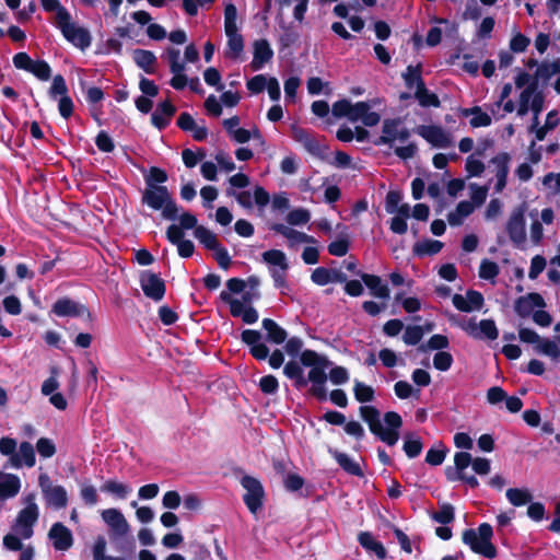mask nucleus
I'll list each match as a JSON object with an SVG mask.
<instances>
[{
  "label": "nucleus",
  "mask_w": 560,
  "mask_h": 560,
  "mask_svg": "<svg viewBox=\"0 0 560 560\" xmlns=\"http://www.w3.org/2000/svg\"><path fill=\"white\" fill-rule=\"evenodd\" d=\"M546 302L541 294L537 292H530L526 295L518 296L514 302V312L521 318H527L535 312L534 308H544Z\"/></svg>",
  "instance_id": "dca6fc26"
},
{
  "label": "nucleus",
  "mask_w": 560,
  "mask_h": 560,
  "mask_svg": "<svg viewBox=\"0 0 560 560\" xmlns=\"http://www.w3.org/2000/svg\"><path fill=\"white\" fill-rule=\"evenodd\" d=\"M39 486L48 505H51L57 510L67 506L68 494L65 487L60 485L52 486L46 475L39 476Z\"/></svg>",
  "instance_id": "9b49d317"
},
{
  "label": "nucleus",
  "mask_w": 560,
  "mask_h": 560,
  "mask_svg": "<svg viewBox=\"0 0 560 560\" xmlns=\"http://www.w3.org/2000/svg\"><path fill=\"white\" fill-rule=\"evenodd\" d=\"M360 278L362 282L370 290L371 295L381 300H388L390 296V290L388 284L383 282L382 278L376 275L361 273Z\"/></svg>",
  "instance_id": "412c9836"
},
{
  "label": "nucleus",
  "mask_w": 560,
  "mask_h": 560,
  "mask_svg": "<svg viewBox=\"0 0 560 560\" xmlns=\"http://www.w3.org/2000/svg\"><path fill=\"white\" fill-rule=\"evenodd\" d=\"M106 545H107L106 539L103 536H98L95 539V542L93 546V559L94 560H125L119 557L106 556L105 555Z\"/></svg>",
  "instance_id": "e2e57ef3"
},
{
  "label": "nucleus",
  "mask_w": 560,
  "mask_h": 560,
  "mask_svg": "<svg viewBox=\"0 0 560 560\" xmlns=\"http://www.w3.org/2000/svg\"><path fill=\"white\" fill-rule=\"evenodd\" d=\"M220 299L223 302L229 303L230 313L233 317H242V315L246 308L245 304L242 301L232 298L231 293L226 292V291H222L220 293Z\"/></svg>",
  "instance_id": "6e6d98bb"
},
{
  "label": "nucleus",
  "mask_w": 560,
  "mask_h": 560,
  "mask_svg": "<svg viewBox=\"0 0 560 560\" xmlns=\"http://www.w3.org/2000/svg\"><path fill=\"white\" fill-rule=\"evenodd\" d=\"M383 419L386 428L382 425L374 435L388 446H394L400 436L399 430L402 427V418L396 411H387L384 413Z\"/></svg>",
  "instance_id": "9d476101"
},
{
  "label": "nucleus",
  "mask_w": 560,
  "mask_h": 560,
  "mask_svg": "<svg viewBox=\"0 0 560 560\" xmlns=\"http://www.w3.org/2000/svg\"><path fill=\"white\" fill-rule=\"evenodd\" d=\"M21 489V480L14 474L0 471V501L14 498Z\"/></svg>",
  "instance_id": "a878e982"
},
{
  "label": "nucleus",
  "mask_w": 560,
  "mask_h": 560,
  "mask_svg": "<svg viewBox=\"0 0 560 560\" xmlns=\"http://www.w3.org/2000/svg\"><path fill=\"white\" fill-rule=\"evenodd\" d=\"M422 66L421 63H418L417 66L409 65L407 67L406 72L402 74L405 85L407 89H419L420 83L424 82L422 79Z\"/></svg>",
  "instance_id": "37998d69"
},
{
  "label": "nucleus",
  "mask_w": 560,
  "mask_h": 560,
  "mask_svg": "<svg viewBox=\"0 0 560 560\" xmlns=\"http://www.w3.org/2000/svg\"><path fill=\"white\" fill-rule=\"evenodd\" d=\"M353 393L354 398L361 404L372 401L375 396L373 387L359 381L354 382Z\"/></svg>",
  "instance_id": "3c124183"
},
{
  "label": "nucleus",
  "mask_w": 560,
  "mask_h": 560,
  "mask_svg": "<svg viewBox=\"0 0 560 560\" xmlns=\"http://www.w3.org/2000/svg\"><path fill=\"white\" fill-rule=\"evenodd\" d=\"M250 67L254 71L260 70L265 63L273 57V50L267 39H258L254 43V52Z\"/></svg>",
  "instance_id": "4be33fe9"
},
{
  "label": "nucleus",
  "mask_w": 560,
  "mask_h": 560,
  "mask_svg": "<svg viewBox=\"0 0 560 560\" xmlns=\"http://www.w3.org/2000/svg\"><path fill=\"white\" fill-rule=\"evenodd\" d=\"M40 81H48L51 78V68L46 60H34L31 72Z\"/></svg>",
  "instance_id": "13d9d810"
},
{
  "label": "nucleus",
  "mask_w": 560,
  "mask_h": 560,
  "mask_svg": "<svg viewBox=\"0 0 560 560\" xmlns=\"http://www.w3.org/2000/svg\"><path fill=\"white\" fill-rule=\"evenodd\" d=\"M506 499L513 506H523L532 502L533 495L526 488H509L505 492Z\"/></svg>",
  "instance_id": "4c0bfd02"
},
{
  "label": "nucleus",
  "mask_w": 560,
  "mask_h": 560,
  "mask_svg": "<svg viewBox=\"0 0 560 560\" xmlns=\"http://www.w3.org/2000/svg\"><path fill=\"white\" fill-rule=\"evenodd\" d=\"M469 334L474 338H487L489 340H495L499 336L498 328L493 319H481L477 325L475 322L468 324Z\"/></svg>",
  "instance_id": "393cba45"
},
{
  "label": "nucleus",
  "mask_w": 560,
  "mask_h": 560,
  "mask_svg": "<svg viewBox=\"0 0 560 560\" xmlns=\"http://www.w3.org/2000/svg\"><path fill=\"white\" fill-rule=\"evenodd\" d=\"M25 506L18 513L11 529L23 539H30L34 535V526L39 517V509L34 492L23 498Z\"/></svg>",
  "instance_id": "20e7f679"
},
{
  "label": "nucleus",
  "mask_w": 560,
  "mask_h": 560,
  "mask_svg": "<svg viewBox=\"0 0 560 560\" xmlns=\"http://www.w3.org/2000/svg\"><path fill=\"white\" fill-rule=\"evenodd\" d=\"M241 485L246 490V493L243 495V501L249 512L255 514L264 504V487L257 478L248 475L242 477Z\"/></svg>",
  "instance_id": "0eeeda50"
},
{
  "label": "nucleus",
  "mask_w": 560,
  "mask_h": 560,
  "mask_svg": "<svg viewBox=\"0 0 560 560\" xmlns=\"http://www.w3.org/2000/svg\"><path fill=\"white\" fill-rule=\"evenodd\" d=\"M511 155L508 152H500L490 160V164L494 166L495 172V192H501L508 183V175L510 172Z\"/></svg>",
  "instance_id": "a211bd4d"
},
{
  "label": "nucleus",
  "mask_w": 560,
  "mask_h": 560,
  "mask_svg": "<svg viewBox=\"0 0 560 560\" xmlns=\"http://www.w3.org/2000/svg\"><path fill=\"white\" fill-rule=\"evenodd\" d=\"M167 173L158 166H151L149 170V174L144 176L145 187H149V184L153 186H163L167 180Z\"/></svg>",
  "instance_id": "4d7b16f0"
},
{
  "label": "nucleus",
  "mask_w": 560,
  "mask_h": 560,
  "mask_svg": "<svg viewBox=\"0 0 560 560\" xmlns=\"http://www.w3.org/2000/svg\"><path fill=\"white\" fill-rule=\"evenodd\" d=\"M401 125L400 118H387L383 121L382 136L374 141L375 145L388 144L393 145L397 139L398 127Z\"/></svg>",
  "instance_id": "c756f323"
},
{
  "label": "nucleus",
  "mask_w": 560,
  "mask_h": 560,
  "mask_svg": "<svg viewBox=\"0 0 560 560\" xmlns=\"http://www.w3.org/2000/svg\"><path fill=\"white\" fill-rule=\"evenodd\" d=\"M415 97L422 107H439L441 105L439 96L430 92L424 82H421L419 89L415 91Z\"/></svg>",
  "instance_id": "ea45409f"
},
{
  "label": "nucleus",
  "mask_w": 560,
  "mask_h": 560,
  "mask_svg": "<svg viewBox=\"0 0 560 560\" xmlns=\"http://www.w3.org/2000/svg\"><path fill=\"white\" fill-rule=\"evenodd\" d=\"M16 441L15 439L5 436L0 439V453L5 456H10L9 463L15 468L22 467V459L20 454H16Z\"/></svg>",
  "instance_id": "f704fd0d"
},
{
  "label": "nucleus",
  "mask_w": 560,
  "mask_h": 560,
  "mask_svg": "<svg viewBox=\"0 0 560 560\" xmlns=\"http://www.w3.org/2000/svg\"><path fill=\"white\" fill-rule=\"evenodd\" d=\"M524 213V207L520 206L512 211L506 222V233L515 246H520L526 241Z\"/></svg>",
  "instance_id": "f8f14e48"
},
{
  "label": "nucleus",
  "mask_w": 560,
  "mask_h": 560,
  "mask_svg": "<svg viewBox=\"0 0 560 560\" xmlns=\"http://www.w3.org/2000/svg\"><path fill=\"white\" fill-rule=\"evenodd\" d=\"M362 420L369 425L372 434H374L381 427V412L374 406H361L359 408Z\"/></svg>",
  "instance_id": "72a5a7b5"
},
{
  "label": "nucleus",
  "mask_w": 560,
  "mask_h": 560,
  "mask_svg": "<svg viewBox=\"0 0 560 560\" xmlns=\"http://www.w3.org/2000/svg\"><path fill=\"white\" fill-rule=\"evenodd\" d=\"M450 347V340L447 336L435 334L429 338L427 343H422L419 346V350L425 352L428 350H439L442 351Z\"/></svg>",
  "instance_id": "49530a36"
},
{
  "label": "nucleus",
  "mask_w": 560,
  "mask_h": 560,
  "mask_svg": "<svg viewBox=\"0 0 560 560\" xmlns=\"http://www.w3.org/2000/svg\"><path fill=\"white\" fill-rule=\"evenodd\" d=\"M170 63V70L173 74L184 73L185 62L180 61V51L174 47H167L164 51Z\"/></svg>",
  "instance_id": "a18cd8bd"
},
{
  "label": "nucleus",
  "mask_w": 560,
  "mask_h": 560,
  "mask_svg": "<svg viewBox=\"0 0 560 560\" xmlns=\"http://www.w3.org/2000/svg\"><path fill=\"white\" fill-rule=\"evenodd\" d=\"M95 144L100 151L105 153H110L115 149L113 139L104 130H101L95 137Z\"/></svg>",
  "instance_id": "774afa93"
},
{
  "label": "nucleus",
  "mask_w": 560,
  "mask_h": 560,
  "mask_svg": "<svg viewBox=\"0 0 560 560\" xmlns=\"http://www.w3.org/2000/svg\"><path fill=\"white\" fill-rule=\"evenodd\" d=\"M132 59L135 63L148 74L155 73L156 56L153 51L137 48L132 51Z\"/></svg>",
  "instance_id": "c85d7f7f"
},
{
  "label": "nucleus",
  "mask_w": 560,
  "mask_h": 560,
  "mask_svg": "<svg viewBox=\"0 0 560 560\" xmlns=\"http://www.w3.org/2000/svg\"><path fill=\"white\" fill-rule=\"evenodd\" d=\"M261 258L264 262L272 266L269 272L275 287L277 289L287 288V271L289 269V262L285 254L280 249H269L261 254Z\"/></svg>",
  "instance_id": "39448f33"
},
{
  "label": "nucleus",
  "mask_w": 560,
  "mask_h": 560,
  "mask_svg": "<svg viewBox=\"0 0 560 560\" xmlns=\"http://www.w3.org/2000/svg\"><path fill=\"white\" fill-rule=\"evenodd\" d=\"M448 452V448L442 443H439L438 447H431L425 455V463L431 466H439L441 465Z\"/></svg>",
  "instance_id": "09e8293b"
},
{
  "label": "nucleus",
  "mask_w": 560,
  "mask_h": 560,
  "mask_svg": "<svg viewBox=\"0 0 560 560\" xmlns=\"http://www.w3.org/2000/svg\"><path fill=\"white\" fill-rule=\"evenodd\" d=\"M236 20L237 9L233 2H228L224 8V31L229 33L238 31Z\"/></svg>",
  "instance_id": "864d4df0"
},
{
  "label": "nucleus",
  "mask_w": 560,
  "mask_h": 560,
  "mask_svg": "<svg viewBox=\"0 0 560 560\" xmlns=\"http://www.w3.org/2000/svg\"><path fill=\"white\" fill-rule=\"evenodd\" d=\"M291 133L294 141L303 145V148L315 156H322L325 149L318 140L314 137L313 132L308 129L293 125Z\"/></svg>",
  "instance_id": "f3484780"
},
{
  "label": "nucleus",
  "mask_w": 560,
  "mask_h": 560,
  "mask_svg": "<svg viewBox=\"0 0 560 560\" xmlns=\"http://www.w3.org/2000/svg\"><path fill=\"white\" fill-rule=\"evenodd\" d=\"M453 362V355L447 351H438L433 357V366L441 372L448 371Z\"/></svg>",
  "instance_id": "680f3d73"
},
{
  "label": "nucleus",
  "mask_w": 560,
  "mask_h": 560,
  "mask_svg": "<svg viewBox=\"0 0 560 560\" xmlns=\"http://www.w3.org/2000/svg\"><path fill=\"white\" fill-rule=\"evenodd\" d=\"M46 12H55V25L63 33V31L71 27L74 23L72 22L71 14L61 4V2H40Z\"/></svg>",
  "instance_id": "5701e85b"
},
{
  "label": "nucleus",
  "mask_w": 560,
  "mask_h": 560,
  "mask_svg": "<svg viewBox=\"0 0 560 560\" xmlns=\"http://www.w3.org/2000/svg\"><path fill=\"white\" fill-rule=\"evenodd\" d=\"M470 188V198L471 203L475 205V207H480L485 203L487 196H488V187L487 186H479L476 183H472L469 185Z\"/></svg>",
  "instance_id": "0e129e2a"
},
{
  "label": "nucleus",
  "mask_w": 560,
  "mask_h": 560,
  "mask_svg": "<svg viewBox=\"0 0 560 560\" xmlns=\"http://www.w3.org/2000/svg\"><path fill=\"white\" fill-rule=\"evenodd\" d=\"M443 248V243L438 240H424L422 242H417L413 247L412 252L413 255L418 257H424V256H433L441 252Z\"/></svg>",
  "instance_id": "e433bc0d"
},
{
  "label": "nucleus",
  "mask_w": 560,
  "mask_h": 560,
  "mask_svg": "<svg viewBox=\"0 0 560 560\" xmlns=\"http://www.w3.org/2000/svg\"><path fill=\"white\" fill-rule=\"evenodd\" d=\"M500 273V268L497 262L487 258L482 259L479 266V277L483 280H493Z\"/></svg>",
  "instance_id": "5fc2aeb1"
},
{
  "label": "nucleus",
  "mask_w": 560,
  "mask_h": 560,
  "mask_svg": "<svg viewBox=\"0 0 560 560\" xmlns=\"http://www.w3.org/2000/svg\"><path fill=\"white\" fill-rule=\"evenodd\" d=\"M330 364L326 357L316 351L306 349L300 354V363L290 360L284 364L283 374L294 382V387L301 389L312 383L310 393L320 401L327 399L325 384L327 374L325 369Z\"/></svg>",
  "instance_id": "f257e3e1"
},
{
  "label": "nucleus",
  "mask_w": 560,
  "mask_h": 560,
  "mask_svg": "<svg viewBox=\"0 0 560 560\" xmlns=\"http://www.w3.org/2000/svg\"><path fill=\"white\" fill-rule=\"evenodd\" d=\"M311 219V213L307 209L304 208H298L291 210L287 215V222L290 225H304L306 224Z\"/></svg>",
  "instance_id": "bf43d9fd"
},
{
  "label": "nucleus",
  "mask_w": 560,
  "mask_h": 560,
  "mask_svg": "<svg viewBox=\"0 0 560 560\" xmlns=\"http://www.w3.org/2000/svg\"><path fill=\"white\" fill-rule=\"evenodd\" d=\"M261 334L255 329H245L241 334L243 343L249 347V353L258 361H264L269 357V348L261 342Z\"/></svg>",
  "instance_id": "2eb2a0df"
},
{
  "label": "nucleus",
  "mask_w": 560,
  "mask_h": 560,
  "mask_svg": "<svg viewBox=\"0 0 560 560\" xmlns=\"http://www.w3.org/2000/svg\"><path fill=\"white\" fill-rule=\"evenodd\" d=\"M493 528L489 523H481L477 528H466L462 533V541L469 549L487 559H494L498 555L492 542Z\"/></svg>",
  "instance_id": "7ed1b4c3"
},
{
  "label": "nucleus",
  "mask_w": 560,
  "mask_h": 560,
  "mask_svg": "<svg viewBox=\"0 0 560 560\" xmlns=\"http://www.w3.org/2000/svg\"><path fill=\"white\" fill-rule=\"evenodd\" d=\"M63 37L70 42L75 47L81 50L86 49L91 45V35L90 32L81 26L73 24L68 30L63 31Z\"/></svg>",
  "instance_id": "bb28decb"
},
{
  "label": "nucleus",
  "mask_w": 560,
  "mask_h": 560,
  "mask_svg": "<svg viewBox=\"0 0 560 560\" xmlns=\"http://www.w3.org/2000/svg\"><path fill=\"white\" fill-rule=\"evenodd\" d=\"M228 37V49L225 51V57L229 59H237L244 50V39L243 36L236 32H225Z\"/></svg>",
  "instance_id": "c9c22d12"
},
{
  "label": "nucleus",
  "mask_w": 560,
  "mask_h": 560,
  "mask_svg": "<svg viewBox=\"0 0 560 560\" xmlns=\"http://www.w3.org/2000/svg\"><path fill=\"white\" fill-rule=\"evenodd\" d=\"M328 453L336 459L338 465L349 475L355 477H363V470L360 465L352 460L348 454L339 452L338 450H334L331 447L328 448Z\"/></svg>",
  "instance_id": "7c9ffc66"
},
{
  "label": "nucleus",
  "mask_w": 560,
  "mask_h": 560,
  "mask_svg": "<svg viewBox=\"0 0 560 560\" xmlns=\"http://www.w3.org/2000/svg\"><path fill=\"white\" fill-rule=\"evenodd\" d=\"M51 313L58 317H82L90 324L93 320L92 313L84 304L78 303L67 296L58 299L54 303Z\"/></svg>",
  "instance_id": "6e6552de"
},
{
  "label": "nucleus",
  "mask_w": 560,
  "mask_h": 560,
  "mask_svg": "<svg viewBox=\"0 0 560 560\" xmlns=\"http://www.w3.org/2000/svg\"><path fill=\"white\" fill-rule=\"evenodd\" d=\"M8 7L15 13V18L19 22H25L30 20L32 14L36 10V2H28L27 7L21 9L22 2H5Z\"/></svg>",
  "instance_id": "8fccbe9b"
},
{
  "label": "nucleus",
  "mask_w": 560,
  "mask_h": 560,
  "mask_svg": "<svg viewBox=\"0 0 560 560\" xmlns=\"http://www.w3.org/2000/svg\"><path fill=\"white\" fill-rule=\"evenodd\" d=\"M349 247L350 241L348 234H340L336 241L329 243L327 250L332 256L342 257L347 255Z\"/></svg>",
  "instance_id": "c03bdc74"
},
{
  "label": "nucleus",
  "mask_w": 560,
  "mask_h": 560,
  "mask_svg": "<svg viewBox=\"0 0 560 560\" xmlns=\"http://www.w3.org/2000/svg\"><path fill=\"white\" fill-rule=\"evenodd\" d=\"M16 454H20V457L22 459V466L25 465L26 467L31 468L35 465V451L30 442H22Z\"/></svg>",
  "instance_id": "052dcab7"
},
{
  "label": "nucleus",
  "mask_w": 560,
  "mask_h": 560,
  "mask_svg": "<svg viewBox=\"0 0 560 560\" xmlns=\"http://www.w3.org/2000/svg\"><path fill=\"white\" fill-rule=\"evenodd\" d=\"M270 229L278 233V234H281L282 236H284L285 238H288L290 242H291V246L294 244V243H316V240L306 234V233H303V232H300V231H296L290 226H287L282 223H273Z\"/></svg>",
  "instance_id": "cd10ccee"
},
{
  "label": "nucleus",
  "mask_w": 560,
  "mask_h": 560,
  "mask_svg": "<svg viewBox=\"0 0 560 560\" xmlns=\"http://www.w3.org/2000/svg\"><path fill=\"white\" fill-rule=\"evenodd\" d=\"M417 133L434 148H448L453 144L451 135L440 126L422 125L417 128Z\"/></svg>",
  "instance_id": "4468645a"
},
{
  "label": "nucleus",
  "mask_w": 560,
  "mask_h": 560,
  "mask_svg": "<svg viewBox=\"0 0 560 560\" xmlns=\"http://www.w3.org/2000/svg\"><path fill=\"white\" fill-rule=\"evenodd\" d=\"M424 329L419 325H409L405 328L402 341L407 346H417L423 338Z\"/></svg>",
  "instance_id": "de8ad7c7"
},
{
  "label": "nucleus",
  "mask_w": 560,
  "mask_h": 560,
  "mask_svg": "<svg viewBox=\"0 0 560 560\" xmlns=\"http://www.w3.org/2000/svg\"><path fill=\"white\" fill-rule=\"evenodd\" d=\"M261 325L262 328L266 330L267 341L275 345H281L285 341L288 332L284 328L278 325L277 322H275L271 318H264Z\"/></svg>",
  "instance_id": "2f4dec72"
},
{
  "label": "nucleus",
  "mask_w": 560,
  "mask_h": 560,
  "mask_svg": "<svg viewBox=\"0 0 560 560\" xmlns=\"http://www.w3.org/2000/svg\"><path fill=\"white\" fill-rule=\"evenodd\" d=\"M194 236L208 250H215L222 246L218 240V236L203 225H199L194 231Z\"/></svg>",
  "instance_id": "473e14b6"
},
{
  "label": "nucleus",
  "mask_w": 560,
  "mask_h": 560,
  "mask_svg": "<svg viewBox=\"0 0 560 560\" xmlns=\"http://www.w3.org/2000/svg\"><path fill=\"white\" fill-rule=\"evenodd\" d=\"M102 520L109 527L110 540H116V537H124L129 532V524L124 514L117 509L103 510L101 513Z\"/></svg>",
  "instance_id": "ddd939ff"
},
{
  "label": "nucleus",
  "mask_w": 560,
  "mask_h": 560,
  "mask_svg": "<svg viewBox=\"0 0 560 560\" xmlns=\"http://www.w3.org/2000/svg\"><path fill=\"white\" fill-rule=\"evenodd\" d=\"M48 538L51 540L56 550L66 551L73 545V535L71 530L62 523H54L48 532Z\"/></svg>",
  "instance_id": "6ab92c4d"
},
{
  "label": "nucleus",
  "mask_w": 560,
  "mask_h": 560,
  "mask_svg": "<svg viewBox=\"0 0 560 560\" xmlns=\"http://www.w3.org/2000/svg\"><path fill=\"white\" fill-rule=\"evenodd\" d=\"M141 202L151 210L161 211V217L167 221H176L180 207L173 198L166 186H153L149 184L141 194Z\"/></svg>",
  "instance_id": "f03ea898"
},
{
  "label": "nucleus",
  "mask_w": 560,
  "mask_h": 560,
  "mask_svg": "<svg viewBox=\"0 0 560 560\" xmlns=\"http://www.w3.org/2000/svg\"><path fill=\"white\" fill-rule=\"evenodd\" d=\"M518 338L522 342L536 345L535 351L537 353L547 355L553 361L560 359V348L556 341L541 338L535 330L522 327L518 329Z\"/></svg>",
  "instance_id": "423d86ee"
},
{
  "label": "nucleus",
  "mask_w": 560,
  "mask_h": 560,
  "mask_svg": "<svg viewBox=\"0 0 560 560\" xmlns=\"http://www.w3.org/2000/svg\"><path fill=\"white\" fill-rule=\"evenodd\" d=\"M69 89L65 78L61 74H56L52 78V83L48 90V95L51 100H57L58 96L69 95Z\"/></svg>",
  "instance_id": "603ef678"
},
{
  "label": "nucleus",
  "mask_w": 560,
  "mask_h": 560,
  "mask_svg": "<svg viewBox=\"0 0 560 560\" xmlns=\"http://www.w3.org/2000/svg\"><path fill=\"white\" fill-rule=\"evenodd\" d=\"M423 448V443L419 436L413 433H407L404 438L402 450L408 458L418 457Z\"/></svg>",
  "instance_id": "a19ab883"
},
{
  "label": "nucleus",
  "mask_w": 560,
  "mask_h": 560,
  "mask_svg": "<svg viewBox=\"0 0 560 560\" xmlns=\"http://www.w3.org/2000/svg\"><path fill=\"white\" fill-rule=\"evenodd\" d=\"M176 110V106L170 100L159 103L151 115L152 125L160 131L164 130L170 125Z\"/></svg>",
  "instance_id": "aec40b11"
},
{
  "label": "nucleus",
  "mask_w": 560,
  "mask_h": 560,
  "mask_svg": "<svg viewBox=\"0 0 560 560\" xmlns=\"http://www.w3.org/2000/svg\"><path fill=\"white\" fill-rule=\"evenodd\" d=\"M13 66L18 70L31 72L34 60L25 51L16 52L12 58Z\"/></svg>",
  "instance_id": "338daca9"
},
{
  "label": "nucleus",
  "mask_w": 560,
  "mask_h": 560,
  "mask_svg": "<svg viewBox=\"0 0 560 560\" xmlns=\"http://www.w3.org/2000/svg\"><path fill=\"white\" fill-rule=\"evenodd\" d=\"M36 450L44 458H50L56 454V446L50 439L40 438L36 442Z\"/></svg>",
  "instance_id": "69168bd1"
},
{
  "label": "nucleus",
  "mask_w": 560,
  "mask_h": 560,
  "mask_svg": "<svg viewBox=\"0 0 560 560\" xmlns=\"http://www.w3.org/2000/svg\"><path fill=\"white\" fill-rule=\"evenodd\" d=\"M101 491L110 493L117 499H126L131 492V488L127 483L118 482L115 479H108L101 486Z\"/></svg>",
  "instance_id": "58836bf2"
},
{
  "label": "nucleus",
  "mask_w": 560,
  "mask_h": 560,
  "mask_svg": "<svg viewBox=\"0 0 560 560\" xmlns=\"http://www.w3.org/2000/svg\"><path fill=\"white\" fill-rule=\"evenodd\" d=\"M431 518L439 524L448 525L455 520V509L451 503H440L439 511L433 512Z\"/></svg>",
  "instance_id": "79ce46f5"
},
{
  "label": "nucleus",
  "mask_w": 560,
  "mask_h": 560,
  "mask_svg": "<svg viewBox=\"0 0 560 560\" xmlns=\"http://www.w3.org/2000/svg\"><path fill=\"white\" fill-rule=\"evenodd\" d=\"M139 282L147 298L154 302L163 300L166 293V284L159 273L151 270H143L140 272Z\"/></svg>",
  "instance_id": "1a4fd4ad"
},
{
  "label": "nucleus",
  "mask_w": 560,
  "mask_h": 560,
  "mask_svg": "<svg viewBox=\"0 0 560 560\" xmlns=\"http://www.w3.org/2000/svg\"><path fill=\"white\" fill-rule=\"evenodd\" d=\"M358 542L366 552L375 555L378 560L386 559L387 551L384 545L376 540L371 532H360L358 534Z\"/></svg>",
  "instance_id": "b1692460"
}]
</instances>
